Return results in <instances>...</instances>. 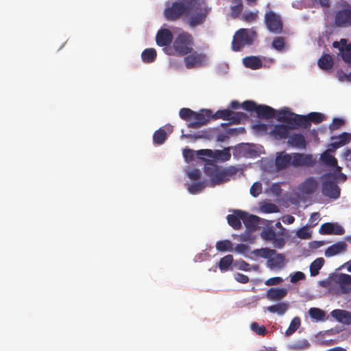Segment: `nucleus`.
Instances as JSON below:
<instances>
[{"label": "nucleus", "mask_w": 351, "mask_h": 351, "mask_svg": "<svg viewBox=\"0 0 351 351\" xmlns=\"http://www.w3.org/2000/svg\"><path fill=\"white\" fill-rule=\"evenodd\" d=\"M212 110L208 109H202L199 112H195L193 116V121L188 123L189 128L197 129L205 125L211 120Z\"/></svg>", "instance_id": "nucleus-7"}, {"label": "nucleus", "mask_w": 351, "mask_h": 351, "mask_svg": "<svg viewBox=\"0 0 351 351\" xmlns=\"http://www.w3.org/2000/svg\"><path fill=\"white\" fill-rule=\"evenodd\" d=\"M184 62L187 69L199 67L204 64L206 62V56L203 53L192 51L188 56L184 57Z\"/></svg>", "instance_id": "nucleus-11"}, {"label": "nucleus", "mask_w": 351, "mask_h": 351, "mask_svg": "<svg viewBox=\"0 0 351 351\" xmlns=\"http://www.w3.org/2000/svg\"><path fill=\"white\" fill-rule=\"evenodd\" d=\"M320 159L324 165L330 167H335L337 172L341 171V168L337 165V159L330 155L328 151H325L321 154Z\"/></svg>", "instance_id": "nucleus-27"}, {"label": "nucleus", "mask_w": 351, "mask_h": 351, "mask_svg": "<svg viewBox=\"0 0 351 351\" xmlns=\"http://www.w3.org/2000/svg\"><path fill=\"white\" fill-rule=\"evenodd\" d=\"M250 328L252 330L258 335L264 336L267 332L266 328L264 326H260L257 322H253Z\"/></svg>", "instance_id": "nucleus-51"}, {"label": "nucleus", "mask_w": 351, "mask_h": 351, "mask_svg": "<svg viewBox=\"0 0 351 351\" xmlns=\"http://www.w3.org/2000/svg\"><path fill=\"white\" fill-rule=\"evenodd\" d=\"M216 249L219 252L232 251V243L229 240H221L216 243Z\"/></svg>", "instance_id": "nucleus-40"}, {"label": "nucleus", "mask_w": 351, "mask_h": 351, "mask_svg": "<svg viewBox=\"0 0 351 351\" xmlns=\"http://www.w3.org/2000/svg\"><path fill=\"white\" fill-rule=\"evenodd\" d=\"M291 155L285 152L278 153L275 160V165L278 170H283L291 165Z\"/></svg>", "instance_id": "nucleus-19"}, {"label": "nucleus", "mask_w": 351, "mask_h": 351, "mask_svg": "<svg viewBox=\"0 0 351 351\" xmlns=\"http://www.w3.org/2000/svg\"><path fill=\"white\" fill-rule=\"evenodd\" d=\"M189 178L193 180H198L201 177V172L197 169H194L187 173Z\"/></svg>", "instance_id": "nucleus-61"}, {"label": "nucleus", "mask_w": 351, "mask_h": 351, "mask_svg": "<svg viewBox=\"0 0 351 351\" xmlns=\"http://www.w3.org/2000/svg\"><path fill=\"white\" fill-rule=\"evenodd\" d=\"M285 229L282 228L281 232L278 234L275 239H274L272 241L273 246L276 248H282L285 245V238L284 236Z\"/></svg>", "instance_id": "nucleus-41"}, {"label": "nucleus", "mask_w": 351, "mask_h": 351, "mask_svg": "<svg viewBox=\"0 0 351 351\" xmlns=\"http://www.w3.org/2000/svg\"><path fill=\"white\" fill-rule=\"evenodd\" d=\"M263 209L265 213H273L278 212V207L272 203H266L263 206Z\"/></svg>", "instance_id": "nucleus-56"}, {"label": "nucleus", "mask_w": 351, "mask_h": 351, "mask_svg": "<svg viewBox=\"0 0 351 351\" xmlns=\"http://www.w3.org/2000/svg\"><path fill=\"white\" fill-rule=\"evenodd\" d=\"M265 23L267 29L271 32L279 34L282 30V21L280 16L271 10L266 12Z\"/></svg>", "instance_id": "nucleus-8"}, {"label": "nucleus", "mask_w": 351, "mask_h": 351, "mask_svg": "<svg viewBox=\"0 0 351 351\" xmlns=\"http://www.w3.org/2000/svg\"><path fill=\"white\" fill-rule=\"evenodd\" d=\"M324 264L323 258H318L311 263L310 265V272L312 276H315L319 274V269Z\"/></svg>", "instance_id": "nucleus-34"}, {"label": "nucleus", "mask_w": 351, "mask_h": 351, "mask_svg": "<svg viewBox=\"0 0 351 351\" xmlns=\"http://www.w3.org/2000/svg\"><path fill=\"white\" fill-rule=\"evenodd\" d=\"M322 191L324 196L336 199L339 197L341 190L335 181L326 179L322 183Z\"/></svg>", "instance_id": "nucleus-12"}, {"label": "nucleus", "mask_w": 351, "mask_h": 351, "mask_svg": "<svg viewBox=\"0 0 351 351\" xmlns=\"http://www.w3.org/2000/svg\"><path fill=\"white\" fill-rule=\"evenodd\" d=\"M288 144L291 146L299 149H305L306 147V141L303 134L300 133H295L289 136Z\"/></svg>", "instance_id": "nucleus-23"}, {"label": "nucleus", "mask_w": 351, "mask_h": 351, "mask_svg": "<svg viewBox=\"0 0 351 351\" xmlns=\"http://www.w3.org/2000/svg\"><path fill=\"white\" fill-rule=\"evenodd\" d=\"M262 192V185L259 182H255L250 188V194L253 197H257Z\"/></svg>", "instance_id": "nucleus-55"}, {"label": "nucleus", "mask_w": 351, "mask_h": 351, "mask_svg": "<svg viewBox=\"0 0 351 351\" xmlns=\"http://www.w3.org/2000/svg\"><path fill=\"white\" fill-rule=\"evenodd\" d=\"M308 314L310 317L315 321H323L324 320L326 313L325 312L318 308L312 307L308 310Z\"/></svg>", "instance_id": "nucleus-37"}, {"label": "nucleus", "mask_w": 351, "mask_h": 351, "mask_svg": "<svg viewBox=\"0 0 351 351\" xmlns=\"http://www.w3.org/2000/svg\"><path fill=\"white\" fill-rule=\"evenodd\" d=\"M334 286L337 287V295L346 294L351 291V276L346 274H339L335 279Z\"/></svg>", "instance_id": "nucleus-9"}, {"label": "nucleus", "mask_w": 351, "mask_h": 351, "mask_svg": "<svg viewBox=\"0 0 351 351\" xmlns=\"http://www.w3.org/2000/svg\"><path fill=\"white\" fill-rule=\"evenodd\" d=\"M335 21L338 27L351 26V9H343L338 11Z\"/></svg>", "instance_id": "nucleus-18"}, {"label": "nucleus", "mask_w": 351, "mask_h": 351, "mask_svg": "<svg viewBox=\"0 0 351 351\" xmlns=\"http://www.w3.org/2000/svg\"><path fill=\"white\" fill-rule=\"evenodd\" d=\"M287 292L285 288H270L267 291L266 297L271 301H279L286 297Z\"/></svg>", "instance_id": "nucleus-21"}, {"label": "nucleus", "mask_w": 351, "mask_h": 351, "mask_svg": "<svg viewBox=\"0 0 351 351\" xmlns=\"http://www.w3.org/2000/svg\"><path fill=\"white\" fill-rule=\"evenodd\" d=\"M331 140H335L342 147L348 144L351 141V134L348 132H343L338 136H332Z\"/></svg>", "instance_id": "nucleus-43"}, {"label": "nucleus", "mask_w": 351, "mask_h": 351, "mask_svg": "<svg viewBox=\"0 0 351 351\" xmlns=\"http://www.w3.org/2000/svg\"><path fill=\"white\" fill-rule=\"evenodd\" d=\"M334 232V223H324L319 228V233L322 234H333Z\"/></svg>", "instance_id": "nucleus-50"}, {"label": "nucleus", "mask_w": 351, "mask_h": 351, "mask_svg": "<svg viewBox=\"0 0 351 351\" xmlns=\"http://www.w3.org/2000/svg\"><path fill=\"white\" fill-rule=\"evenodd\" d=\"M204 172L210 178L211 186L219 185L229 181L233 173L230 170L221 169L213 163L207 164Z\"/></svg>", "instance_id": "nucleus-3"}, {"label": "nucleus", "mask_w": 351, "mask_h": 351, "mask_svg": "<svg viewBox=\"0 0 351 351\" xmlns=\"http://www.w3.org/2000/svg\"><path fill=\"white\" fill-rule=\"evenodd\" d=\"M157 53L155 49H145L141 53V58L145 63H152L155 61Z\"/></svg>", "instance_id": "nucleus-32"}, {"label": "nucleus", "mask_w": 351, "mask_h": 351, "mask_svg": "<svg viewBox=\"0 0 351 351\" xmlns=\"http://www.w3.org/2000/svg\"><path fill=\"white\" fill-rule=\"evenodd\" d=\"M244 215H245L243 216V222L246 228L251 231L255 230L258 226L260 218L256 215H250L245 211Z\"/></svg>", "instance_id": "nucleus-26"}, {"label": "nucleus", "mask_w": 351, "mask_h": 351, "mask_svg": "<svg viewBox=\"0 0 351 351\" xmlns=\"http://www.w3.org/2000/svg\"><path fill=\"white\" fill-rule=\"evenodd\" d=\"M232 5L230 6L231 16L234 19H237L241 16L243 5L241 0H232Z\"/></svg>", "instance_id": "nucleus-33"}, {"label": "nucleus", "mask_w": 351, "mask_h": 351, "mask_svg": "<svg viewBox=\"0 0 351 351\" xmlns=\"http://www.w3.org/2000/svg\"><path fill=\"white\" fill-rule=\"evenodd\" d=\"M167 138V133L164 129L160 128L153 135V141L155 144L162 145Z\"/></svg>", "instance_id": "nucleus-38"}, {"label": "nucleus", "mask_w": 351, "mask_h": 351, "mask_svg": "<svg viewBox=\"0 0 351 351\" xmlns=\"http://www.w3.org/2000/svg\"><path fill=\"white\" fill-rule=\"evenodd\" d=\"M331 316L337 322L346 324H351V313L345 310L335 309L331 313Z\"/></svg>", "instance_id": "nucleus-25"}, {"label": "nucleus", "mask_w": 351, "mask_h": 351, "mask_svg": "<svg viewBox=\"0 0 351 351\" xmlns=\"http://www.w3.org/2000/svg\"><path fill=\"white\" fill-rule=\"evenodd\" d=\"M258 11L245 12L241 16V19L247 22L252 23L258 19Z\"/></svg>", "instance_id": "nucleus-46"}, {"label": "nucleus", "mask_w": 351, "mask_h": 351, "mask_svg": "<svg viewBox=\"0 0 351 351\" xmlns=\"http://www.w3.org/2000/svg\"><path fill=\"white\" fill-rule=\"evenodd\" d=\"M332 143L329 144L328 148L326 151L328 152H334L337 149L341 147L339 144L337 143L335 140H332Z\"/></svg>", "instance_id": "nucleus-64"}, {"label": "nucleus", "mask_w": 351, "mask_h": 351, "mask_svg": "<svg viewBox=\"0 0 351 351\" xmlns=\"http://www.w3.org/2000/svg\"><path fill=\"white\" fill-rule=\"evenodd\" d=\"M297 128L299 127L295 125L277 124L274 125L273 130L271 132V134L276 139H286L289 136V130H295Z\"/></svg>", "instance_id": "nucleus-14"}, {"label": "nucleus", "mask_w": 351, "mask_h": 351, "mask_svg": "<svg viewBox=\"0 0 351 351\" xmlns=\"http://www.w3.org/2000/svg\"><path fill=\"white\" fill-rule=\"evenodd\" d=\"M305 278V275L302 271H296L293 275H291L290 281L292 283H295L299 280H304Z\"/></svg>", "instance_id": "nucleus-59"}, {"label": "nucleus", "mask_w": 351, "mask_h": 351, "mask_svg": "<svg viewBox=\"0 0 351 351\" xmlns=\"http://www.w3.org/2000/svg\"><path fill=\"white\" fill-rule=\"evenodd\" d=\"M244 211L237 210L234 211L233 215H228L227 216V221L228 224L234 230H240L242 227L241 221H243V216Z\"/></svg>", "instance_id": "nucleus-22"}, {"label": "nucleus", "mask_w": 351, "mask_h": 351, "mask_svg": "<svg viewBox=\"0 0 351 351\" xmlns=\"http://www.w3.org/2000/svg\"><path fill=\"white\" fill-rule=\"evenodd\" d=\"M283 281L281 277H273L267 279L265 284L267 286L278 285Z\"/></svg>", "instance_id": "nucleus-60"}, {"label": "nucleus", "mask_w": 351, "mask_h": 351, "mask_svg": "<svg viewBox=\"0 0 351 351\" xmlns=\"http://www.w3.org/2000/svg\"><path fill=\"white\" fill-rule=\"evenodd\" d=\"M300 324H301L300 319L298 317H294L291 320L289 328L285 331V335L288 337V336L293 335L300 327Z\"/></svg>", "instance_id": "nucleus-42"}, {"label": "nucleus", "mask_w": 351, "mask_h": 351, "mask_svg": "<svg viewBox=\"0 0 351 351\" xmlns=\"http://www.w3.org/2000/svg\"><path fill=\"white\" fill-rule=\"evenodd\" d=\"M233 262V256L230 254L226 255L221 258L218 263V266L221 271L228 270L230 266Z\"/></svg>", "instance_id": "nucleus-39"}, {"label": "nucleus", "mask_w": 351, "mask_h": 351, "mask_svg": "<svg viewBox=\"0 0 351 351\" xmlns=\"http://www.w3.org/2000/svg\"><path fill=\"white\" fill-rule=\"evenodd\" d=\"M324 115L320 112H313L307 115L298 116L297 122L299 123V127L302 128H309L311 123H319L324 120Z\"/></svg>", "instance_id": "nucleus-10"}, {"label": "nucleus", "mask_w": 351, "mask_h": 351, "mask_svg": "<svg viewBox=\"0 0 351 351\" xmlns=\"http://www.w3.org/2000/svg\"><path fill=\"white\" fill-rule=\"evenodd\" d=\"M173 34L168 29H160L158 31L156 36V41L160 47H167L173 42Z\"/></svg>", "instance_id": "nucleus-17"}, {"label": "nucleus", "mask_w": 351, "mask_h": 351, "mask_svg": "<svg viewBox=\"0 0 351 351\" xmlns=\"http://www.w3.org/2000/svg\"><path fill=\"white\" fill-rule=\"evenodd\" d=\"M250 248L249 245L243 243L237 244L234 248H233V250L237 253L244 255L247 254L250 252Z\"/></svg>", "instance_id": "nucleus-54"}, {"label": "nucleus", "mask_w": 351, "mask_h": 351, "mask_svg": "<svg viewBox=\"0 0 351 351\" xmlns=\"http://www.w3.org/2000/svg\"><path fill=\"white\" fill-rule=\"evenodd\" d=\"M205 187L204 182H195L188 186V191L191 194H196L202 191Z\"/></svg>", "instance_id": "nucleus-48"}, {"label": "nucleus", "mask_w": 351, "mask_h": 351, "mask_svg": "<svg viewBox=\"0 0 351 351\" xmlns=\"http://www.w3.org/2000/svg\"><path fill=\"white\" fill-rule=\"evenodd\" d=\"M291 155L293 167L312 166L314 163L311 155L300 153H293Z\"/></svg>", "instance_id": "nucleus-15"}, {"label": "nucleus", "mask_w": 351, "mask_h": 351, "mask_svg": "<svg viewBox=\"0 0 351 351\" xmlns=\"http://www.w3.org/2000/svg\"><path fill=\"white\" fill-rule=\"evenodd\" d=\"M345 121L339 118H335L332 120V123L330 125V129L331 130H335L340 128L343 125H344Z\"/></svg>", "instance_id": "nucleus-57"}, {"label": "nucleus", "mask_w": 351, "mask_h": 351, "mask_svg": "<svg viewBox=\"0 0 351 351\" xmlns=\"http://www.w3.org/2000/svg\"><path fill=\"white\" fill-rule=\"evenodd\" d=\"M194 111L190 108H182L180 110L179 115L180 118L184 121H189L193 119Z\"/></svg>", "instance_id": "nucleus-49"}, {"label": "nucleus", "mask_w": 351, "mask_h": 351, "mask_svg": "<svg viewBox=\"0 0 351 351\" xmlns=\"http://www.w3.org/2000/svg\"><path fill=\"white\" fill-rule=\"evenodd\" d=\"M252 253L258 257H262L264 258H268L269 259L270 256H272L274 254H276V250H271L269 248H261L254 250Z\"/></svg>", "instance_id": "nucleus-36"}, {"label": "nucleus", "mask_w": 351, "mask_h": 351, "mask_svg": "<svg viewBox=\"0 0 351 351\" xmlns=\"http://www.w3.org/2000/svg\"><path fill=\"white\" fill-rule=\"evenodd\" d=\"M194 39L191 34L182 32L173 41V49L175 53L181 56L191 53L193 50Z\"/></svg>", "instance_id": "nucleus-2"}, {"label": "nucleus", "mask_w": 351, "mask_h": 351, "mask_svg": "<svg viewBox=\"0 0 351 351\" xmlns=\"http://www.w3.org/2000/svg\"><path fill=\"white\" fill-rule=\"evenodd\" d=\"M289 304L287 302H280L266 307L267 311L271 313L283 315L288 310Z\"/></svg>", "instance_id": "nucleus-30"}, {"label": "nucleus", "mask_w": 351, "mask_h": 351, "mask_svg": "<svg viewBox=\"0 0 351 351\" xmlns=\"http://www.w3.org/2000/svg\"><path fill=\"white\" fill-rule=\"evenodd\" d=\"M183 154L186 160H192L195 156L194 152L190 149H184Z\"/></svg>", "instance_id": "nucleus-63"}, {"label": "nucleus", "mask_w": 351, "mask_h": 351, "mask_svg": "<svg viewBox=\"0 0 351 351\" xmlns=\"http://www.w3.org/2000/svg\"><path fill=\"white\" fill-rule=\"evenodd\" d=\"M243 63L246 68L254 70L258 69L262 66L261 60L256 56H247L243 59Z\"/></svg>", "instance_id": "nucleus-28"}, {"label": "nucleus", "mask_w": 351, "mask_h": 351, "mask_svg": "<svg viewBox=\"0 0 351 351\" xmlns=\"http://www.w3.org/2000/svg\"><path fill=\"white\" fill-rule=\"evenodd\" d=\"M194 3L192 0H181L172 3L165 8L164 14L168 21H176L183 15L190 14V8H193Z\"/></svg>", "instance_id": "nucleus-1"}, {"label": "nucleus", "mask_w": 351, "mask_h": 351, "mask_svg": "<svg viewBox=\"0 0 351 351\" xmlns=\"http://www.w3.org/2000/svg\"><path fill=\"white\" fill-rule=\"evenodd\" d=\"M192 1L193 3H194L193 7L190 8V14L186 16H189L188 25L193 28L204 23L210 10L202 6L197 0H192Z\"/></svg>", "instance_id": "nucleus-4"}, {"label": "nucleus", "mask_w": 351, "mask_h": 351, "mask_svg": "<svg viewBox=\"0 0 351 351\" xmlns=\"http://www.w3.org/2000/svg\"><path fill=\"white\" fill-rule=\"evenodd\" d=\"M276 235V230L272 227L264 229L261 232L262 239L267 241H271Z\"/></svg>", "instance_id": "nucleus-45"}, {"label": "nucleus", "mask_w": 351, "mask_h": 351, "mask_svg": "<svg viewBox=\"0 0 351 351\" xmlns=\"http://www.w3.org/2000/svg\"><path fill=\"white\" fill-rule=\"evenodd\" d=\"M230 119L233 123H239L243 120H246L248 118V116L245 112H233L230 116Z\"/></svg>", "instance_id": "nucleus-47"}, {"label": "nucleus", "mask_w": 351, "mask_h": 351, "mask_svg": "<svg viewBox=\"0 0 351 351\" xmlns=\"http://www.w3.org/2000/svg\"><path fill=\"white\" fill-rule=\"evenodd\" d=\"M300 114H295L287 109H282L278 111L277 119L278 121L286 123L287 125H295L299 127L297 120Z\"/></svg>", "instance_id": "nucleus-16"}, {"label": "nucleus", "mask_w": 351, "mask_h": 351, "mask_svg": "<svg viewBox=\"0 0 351 351\" xmlns=\"http://www.w3.org/2000/svg\"><path fill=\"white\" fill-rule=\"evenodd\" d=\"M232 114V111L230 109L219 110L215 114L212 113L211 119L213 120L221 119L223 120L230 121Z\"/></svg>", "instance_id": "nucleus-35"}, {"label": "nucleus", "mask_w": 351, "mask_h": 351, "mask_svg": "<svg viewBox=\"0 0 351 351\" xmlns=\"http://www.w3.org/2000/svg\"><path fill=\"white\" fill-rule=\"evenodd\" d=\"M256 36V32L249 31L247 29H241L238 30L232 42V49L235 51H239L246 45H251L253 43L254 38Z\"/></svg>", "instance_id": "nucleus-6"}, {"label": "nucleus", "mask_w": 351, "mask_h": 351, "mask_svg": "<svg viewBox=\"0 0 351 351\" xmlns=\"http://www.w3.org/2000/svg\"><path fill=\"white\" fill-rule=\"evenodd\" d=\"M318 186L317 180L312 177L306 178L299 186V190L304 194L313 193Z\"/></svg>", "instance_id": "nucleus-20"}, {"label": "nucleus", "mask_w": 351, "mask_h": 351, "mask_svg": "<svg viewBox=\"0 0 351 351\" xmlns=\"http://www.w3.org/2000/svg\"><path fill=\"white\" fill-rule=\"evenodd\" d=\"M285 40L282 37H277L272 42V47L278 51L285 48Z\"/></svg>", "instance_id": "nucleus-52"}, {"label": "nucleus", "mask_w": 351, "mask_h": 351, "mask_svg": "<svg viewBox=\"0 0 351 351\" xmlns=\"http://www.w3.org/2000/svg\"><path fill=\"white\" fill-rule=\"evenodd\" d=\"M215 158L221 161H227L230 160L231 154L230 152V148H225L222 150H216L215 152Z\"/></svg>", "instance_id": "nucleus-44"}, {"label": "nucleus", "mask_w": 351, "mask_h": 351, "mask_svg": "<svg viewBox=\"0 0 351 351\" xmlns=\"http://www.w3.org/2000/svg\"><path fill=\"white\" fill-rule=\"evenodd\" d=\"M318 66L323 70H328L333 66V60L330 55H323L317 62Z\"/></svg>", "instance_id": "nucleus-31"}, {"label": "nucleus", "mask_w": 351, "mask_h": 351, "mask_svg": "<svg viewBox=\"0 0 351 351\" xmlns=\"http://www.w3.org/2000/svg\"><path fill=\"white\" fill-rule=\"evenodd\" d=\"M285 256L282 254H278L276 252V254H274L272 256H270L268 260V265L271 268H278L281 269L285 265Z\"/></svg>", "instance_id": "nucleus-29"}, {"label": "nucleus", "mask_w": 351, "mask_h": 351, "mask_svg": "<svg viewBox=\"0 0 351 351\" xmlns=\"http://www.w3.org/2000/svg\"><path fill=\"white\" fill-rule=\"evenodd\" d=\"M309 343L306 339L299 341L293 345V348L298 350L306 349L309 347Z\"/></svg>", "instance_id": "nucleus-58"}, {"label": "nucleus", "mask_w": 351, "mask_h": 351, "mask_svg": "<svg viewBox=\"0 0 351 351\" xmlns=\"http://www.w3.org/2000/svg\"><path fill=\"white\" fill-rule=\"evenodd\" d=\"M347 243L345 241H339L329 246L325 251L326 257H331L342 253L346 250Z\"/></svg>", "instance_id": "nucleus-24"}, {"label": "nucleus", "mask_w": 351, "mask_h": 351, "mask_svg": "<svg viewBox=\"0 0 351 351\" xmlns=\"http://www.w3.org/2000/svg\"><path fill=\"white\" fill-rule=\"evenodd\" d=\"M334 48L338 49L343 60L348 64H351V44H348L345 38L340 41H335L332 43Z\"/></svg>", "instance_id": "nucleus-13"}, {"label": "nucleus", "mask_w": 351, "mask_h": 351, "mask_svg": "<svg viewBox=\"0 0 351 351\" xmlns=\"http://www.w3.org/2000/svg\"><path fill=\"white\" fill-rule=\"evenodd\" d=\"M296 235L298 238L302 239H308L311 238V233L308 232L306 226L300 228L297 231Z\"/></svg>", "instance_id": "nucleus-53"}, {"label": "nucleus", "mask_w": 351, "mask_h": 351, "mask_svg": "<svg viewBox=\"0 0 351 351\" xmlns=\"http://www.w3.org/2000/svg\"><path fill=\"white\" fill-rule=\"evenodd\" d=\"M242 108L248 112H255L261 119H271L275 116V110L266 105H258L255 101L247 100L242 103Z\"/></svg>", "instance_id": "nucleus-5"}, {"label": "nucleus", "mask_w": 351, "mask_h": 351, "mask_svg": "<svg viewBox=\"0 0 351 351\" xmlns=\"http://www.w3.org/2000/svg\"><path fill=\"white\" fill-rule=\"evenodd\" d=\"M234 278L237 282H239L240 283H243V284H245V283H247L249 282L248 276L245 274H241V273H237L234 275Z\"/></svg>", "instance_id": "nucleus-62"}]
</instances>
